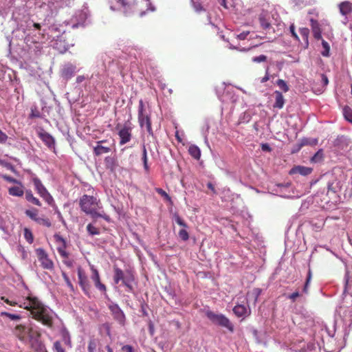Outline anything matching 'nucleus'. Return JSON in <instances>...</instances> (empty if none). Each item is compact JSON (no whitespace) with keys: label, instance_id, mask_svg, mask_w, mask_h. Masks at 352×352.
I'll return each instance as SVG.
<instances>
[{"label":"nucleus","instance_id":"obj_1","mask_svg":"<svg viewBox=\"0 0 352 352\" xmlns=\"http://www.w3.org/2000/svg\"><path fill=\"white\" fill-rule=\"evenodd\" d=\"M19 306L30 311L34 319L41 322L43 324L48 327H52L53 318L52 315L36 297L28 296L26 298V301Z\"/></svg>","mask_w":352,"mask_h":352},{"label":"nucleus","instance_id":"obj_2","mask_svg":"<svg viewBox=\"0 0 352 352\" xmlns=\"http://www.w3.org/2000/svg\"><path fill=\"white\" fill-rule=\"evenodd\" d=\"M100 201L94 196L87 195H82L79 200V206L80 209L87 214H89L91 218L97 219L101 217L109 221V216L105 213H100L98 211L100 207Z\"/></svg>","mask_w":352,"mask_h":352},{"label":"nucleus","instance_id":"obj_3","mask_svg":"<svg viewBox=\"0 0 352 352\" xmlns=\"http://www.w3.org/2000/svg\"><path fill=\"white\" fill-rule=\"evenodd\" d=\"M206 316L213 324L227 328L232 332L234 331L232 324L224 315L215 314L210 310H208L206 311Z\"/></svg>","mask_w":352,"mask_h":352},{"label":"nucleus","instance_id":"obj_4","mask_svg":"<svg viewBox=\"0 0 352 352\" xmlns=\"http://www.w3.org/2000/svg\"><path fill=\"white\" fill-rule=\"evenodd\" d=\"M116 129L118 130V135L120 137V145H124L129 142L132 138V124L129 121H126L123 125L118 124Z\"/></svg>","mask_w":352,"mask_h":352},{"label":"nucleus","instance_id":"obj_5","mask_svg":"<svg viewBox=\"0 0 352 352\" xmlns=\"http://www.w3.org/2000/svg\"><path fill=\"white\" fill-rule=\"evenodd\" d=\"M138 122L140 127L146 126V131L150 135H153V131L151 126V120L148 115L144 113V104L142 100L139 101L138 106Z\"/></svg>","mask_w":352,"mask_h":352},{"label":"nucleus","instance_id":"obj_6","mask_svg":"<svg viewBox=\"0 0 352 352\" xmlns=\"http://www.w3.org/2000/svg\"><path fill=\"white\" fill-rule=\"evenodd\" d=\"M36 255L42 268L49 271H53L54 269V263L50 258L47 252L41 248L35 250Z\"/></svg>","mask_w":352,"mask_h":352},{"label":"nucleus","instance_id":"obj_7","mask_svg":"<svg viewBox=\"0 0 352 352\" xmlns=\"http://www.w3.org/2000/svg\"><path fill=\"white\" fill-rule=\"evenodd\" d=\"M32 182L34 185L35 190L37 193L42 197L49 205H52L54 200L41 181L36 177H34L32 179Z\"/></svg>","mask_w":352,"mask_h":352},{"label":"nucleus","instance_id":"obj_8","mask_svg":"<svg viewBox=\"0 0 352 352\" xmlns=\"http://www.w3.org/2000/svg\"><path fill=\"white\" fill-rule=\"evenodd\" d=\"M78 284L83 291L84 294L87 296H90L91 294V284L89 280L88 276H87L85 272L81 268H78Z\"/></svg>","mask_w":352,"mask_h":352},{"label":"nucleus","instance_id":"obj_9","mask_svg":"<svg viewBox=\"0 0 352 352\" xmlns=\"http://www.w3.org/2000/svg\"><path fill=\"white\" fill-rule=\"evenodd\" d=\"M87 18V14L82 10H79L68 21V24H69L73 29L84 27Z\"/></svg>","mask_w":352,"mask_h":352},{"label":"nucleus","instance_id":"obj_10","mask_svg":"<svg viewBox=\"0 0 352 352\" xmlns=\"http://www.w3.org/2000/svg\"><path fill=\"white\" fill-rule=\"evenodd\" d=\"M14 335L21 341H25L28 337L32 338V329L26 328L24 325H17L14 331Z\"/></svg>","mask_w":352,"mask_h":352},{"label":"nucleus","instance_id":"obj_11","mask_svg":"<svg viewBox=\"0 0 352 352\" xmlns=\"http://www.w3.org/2000/svg\"><path fill=\"white\" fill-rule=\"evenodd\" d=\"M90 269L91 271V278L94 283L95 287L100 292L106 294L107 287L106 286L101 283L100 276L99 274V272L95 267L92 265L90 266Z\"/></svg>","mask_w":352,"mask_h":352},{"label":"nucleus","instance_id":"obj_12","mask_svg":"<svg viewBox=\"0 0 352 352\" xmlns=\"http://www.w3.org/2000/svg\"><path fill=\"white\" fill-rule=\"evenodd\" d=\"M175 221L179 226L182 227L178 232L179 237L184 241H188L189 239V234L186 230V228H188L187 223L178 214L175 215Z\"/></svg>","mask_w":352,"mask_h":352},{"label":"nucleus","instance_id":"obj_13","mask_svg":"<svg viewBox=\"0 0 352 352\" xmlns=\"http://www.w3.org/2000/svg\"><path fill=\"white\" fill-rule=\"evenodd\" d=\"M258 21L261 27L264 30H269L270 29L274 30L271 25L270 23V14L267 11L263 10L258 15Z\"/></svg>","mask_w":352,"mask_h":352},{"label":"nucleus","instance_id":"obj_14","mask_svg":"<svg viewBox=\"0 0 352 352\" xmlns=\"http://www.w3.org/2000/svg\"><path fill=\"white\" fill-rule=\"evenodd\" d=\"M113 318L117 320L120 324L124 325L125 324V315L119 306L116 304L111 305L109 306Z\"/></svg>","mask_w":352,"mask_h":352},{"label":"nucleus","instance_id":"obj_15","mask_svg":"<svg viewBox=\"0 0 352 352\" xmlns=\"http://www.w3.org/2000/svg\"><path fill=\"white\" fill-rule=\"evenodd\" d=\"M110 7L112 10L123 9L126 12L130 8V4L126 0H111Z\"/></svg>","mask_w":352,"mask_h":352},{"label":"nucleus","instance_id":"obj_16","mask_svg":"<svg viewBox=\"0 0 352 352\" xmlns=\"http://www.w3.org/2000/svg\"><path fill=\"white\" fill-rule=\"evenodd\" d=\"M313 171V168L310 167L303 166H296L293 167L290 171L289 174H296L298 173L303 176H307L310 175Z\"/></svg>","mask_w":352,"mask_h":352},{"label":"nucleus","instance_id":"obj_17","mask_svg":"<svg viewBox=\"0 0 352 352\" xmlns=\"http://www.w3.org/2000/svg\"><path fill=\"white\" fill-rule=\"evenodd\" d=\"M310 25L314 37L317 40L322 39V32L318 21L314 19H311Z\"/></svg>","mask_w":352,"mask_h":352},{"label":"nucleus","instance_id":"obj_18","mask_svg":"<svg viewBox=\"0 0 352 352\" xmlns=\"http://www.w3.org/2000/svg\"><path fill=\"white\" fill-rule=\"evenodd\" d=\"M339 10L342 16H346L352 13V3L349 1H344L338 5Z\"/></svg>","mask_w":352,"mask_h":352},{"label":"nucleus","instance_id":"obj_19","mask_svg":"<svg viewBox=\"0 0 352 352\" xmlns=\"http://www.w3.org/2000/svg\"><path fill=\"white\" fill-rule=\"evenodd\" d=\"M233 312L239 318L246 317L250 314V310L243 305H236L234 306Z\"/></svg>","mask_w":352,"mask_h":352},{"label":"nucleus","instance_id":"obj_20","mask_svg":"<svg viewBox=\"0 0 352 352\" xmlns=\"http://www.w3.org/2000/svg\"><path fill=\"white\" fill-rule=\"evenodd\" d=\"M113 281L116 284H118L120 281L123 282L130 277V275L124 276V272L117 266L113 267Z\"/></svg>","mask_w":352,"mask_h":352},{"label":"nucleus","instance_id":"obj_21","mask_svg":"<svg viewBox=\"0 0 352 352\" xmlns=\"http://www.w3.org/2000/svg\"><path fill=\"white\" fill-rule=\"evenodd\" d=\"M17 184L18 186L9 188V194L12 196L22 197L24 194V186L20 182Z\"/></svg>","mask_w":352,"mask_h":352},{"label":"nucleus","instance_id":"obj_22","mask_svg":"<svg viewBox=\"0 0 352 352\" xmlns=\"http://www.w3.org/2000/svg\"><path fill=\"white\" fill-rule=\"evenodd\" d=\"M261 294V289L259 288H254L250 292H248L247 293V300H252L253 304L256 305L258 300V296Z\"/></svg>","mask_w":352,"mask_h":352},{"label":"nucleus","instance_id":"obj_23","mask_svg":"<svg viewBox=\"0 0 352 352\" xmlns=\"http://www.w3.org/2000/svg\"><path fill=\"white\" fill-rule=\"evenodd\" d=\"M275 102L273 105L274 108L282 109L285 104V99L281 92L279 91H274Z\"/></svg>","mask_w":352,"mask_h":352},{"label":"nucleus","instance_id":"obj_24","mask_svg":"<svg viewBox=\"0 0 352 352\" xmlns=\"http://www.w3.org/2000/svg\"><path fill=\"white\" fill-rule=\"evenodd\" d=\"M76 67L72 65H67L63 69V76L65 78H71L75 74Z\"/></svg>","mask_w":352,"mask_h":352},{"label":"nucleus","instance_id":"obj_25","mask_svg":"<svg viewBox=\"0 0 352 352\" xmlns=\"http://www.w3.org/2000/svg\"><path fill=\"white\" fill-rule=\"evenodd\" d=\"M111 151V148L102 146V144H96L94 147V153L96 156H100L103 153H107Z\"/></svg>","mask_w":352,"mask_h":352},{"label":"nucleus","instance_id":"obj_26","mask_svg":"<svg viewBox=\"0 0 352 352\" xmlns=\"http://www.w3.org/2000/svg\"><path fill=\"white\" fill-rule=\"evenodd\" d=\"M188 153L195 160H199L201 157V151L196 145H190L188 148Z\"/></svg>","mask_w":352,"mask_h":352},{"label":"nucleus","instance_id":"obj_27","mask_svg":"<svg viewBox=\"0 0 352 352\" xmlns=\"http://www.w3.org/2000/svg\"><path fill=\"white\" fill-rule=\"evenodd\" d=\"M25 199H27L28 201H29L37 206H41V203L39 201V199L33 195L32 192L31 190H26Z\"/></svg>","mask_w":352,"mask_h":352},{"label":"nucleus","instance_id":"obj_28","mask_svg":"<svg viewBox=\"0 0 352 352\" xmlns=\"http://www.w3.org/2000/svg\"><path fill=\"white\" fill-rule=\"evenodd\" d=\"M41 137L42 140L49 147L54 145V143H55L54 139L49 133H42Z\"/></svg>","mask_w":352,"mask_h":352},{"label":"nucleus","instance_id":"obj_29","mask_svg":"<svg viewBox=\"0 0 352 352\" xmlns=\"http://www.w3.org/2000/svg\"><path fill=\"white\" fill-rule=\"evenodd\" d=\"M104 163L106 168L110 169L111 170H113L116 166V159L110 156L106 157L104 158Z\"/></svg>","mask_w":352,"mask_h":352},{"label":"nucleus","instance_id":"obj_30","mask_svg":"<svg viewBox=\"0 0 352 352\" xmlns=\"http://www.w3.org/2000/svg\"><path fill=\"white\" fill-rule=\"evenodd\" d=\"M54 237L56 243L59 245L57 248H60L62 250H66L67 243H66V241L63 239V237L58 234H54Z\"/></svg>","mask_w":352,"mask_h":352},{"label":"nucleus","instance_id":"obj_31","mask_svg":"<svg viewBox=\"0 0 352 352\" xmlns=\"http://www.w3.org/2000/svg\"><path fill=\"white\" fill-rule=\"evenodd\" d=\"M38 212L37 209L32 208L31 210H26L25 213L28 217L36 222L39 217Z\"/></svg>","mask_w":352,"mask_h":352},{"label":"nucleus","instance_id":"obj_32","mask_svg":"<svg viewBox=\"0 0 352 352\" xmlns=\"http://www.w3.org/2000/svg\"><path fill=\"white\" fill-rule=\"evenodd\" d=\"M343 115L344 118L352 124V109L349 106H345L343 109Z\"/></svg>","mask_w":352,"mask_h":352},{"label":"nucleus","instance_id":"obj_33","mask_svg":"<svg viewBox=\"0 0 352 352\" xmlns=\"http://www.w3.org/2000/svg\"><path fill=\"white\" fill-rule=\"evenodd\" d=\"M142 160L143 161L144 170L146 172H148L149 166L148 165L147 152H146V146L144 145H143V147H142Z\"/></svg>","mask_w":352,"mask_h":352},{"label":"nucleus","instance_id":"obj_34","mask_svg":"<svg viewBox=\"0 0 352 352\" xmlns=\"http://www.w3.org/2000/svg\"><path fill=\"white\" fill-rule=\"evenodd\" d=\"M23 231H24V237H25V240L30 244H32L34 241V236H33L32 231L28 228H25Z\"/></svg>","mask_w":352,"mask_h":352},{"label":"nucleus","instance_id":"obj_35","mask_svg":"<svg viewBox=\"0 0 352 352\" xmlns=\"http://www.w3.org/2000/svg\"><path fill=\"white\" fill-rule=\"evenodd\" d=\"M36 223L47 228H50L52 226V223L48 218L38 217Z\"/></svg>","mask_w":352,"mask_h":352},{"label":"nucleus","instance_id":"obj_36","mask_svg":"<svg viewBox=\"0 0 352 352\" xmlns=\"http://www.w3.org/2000/svg\"><path fill=\"white\" fill-rule=\"evenodd\" d=\"M300 34L305 41L307 45H308V38L309 35V30L307 28H302L299 30Z\"/></svg>","mask_w":352,"mask_h":352},{"label":"nucleus","instance_id":"obj_37","mask_svg":"<svg viewBox=\"0 0 352 352\" xmlns=\"http://www.w3.org/2000/svg\"><path fill=\"white\" fill-rule=\"evenodd\" d=\"M276 85L282 89L284 92H287L289 90V86L287 82L283 79H278L276 81Z\"/></svg>","mask_w":352,"mask_h":352},{"label":"nucleus","instance_id":"obj_38","mask_svg":"<svg viewBox=\"0 0 352 352\" xmlns=\"http://www.w3.org/2000/svg\"><path fill=\"white\" fill-rule=\"evenodd\" d=\"M322 45L324 49V50L322 52V55L326 57L329 56L330 52V46L329 43L326 41L322 40Z\"/></svg>","mask_w":352,"mask_h":352},{"label":"nucleus","instance_id":"obj_39","mask_svg":"<svg viewBox=\"0 0 352 352\" xmlns=\"http://www.w3.org/2000/svg\"><path fill=\"white\" fill-rule=\"evenodd\" d=\"M87 230L90 235H98L100 234L99 229L89 223L87 226Z\"/></svg>","mask_w":352,"mask_h":352},{"label":"nucleus","instance_id":"obj_40","mask_svg":"<svg viewBox=\"0 0 352 352\" xmlns=\"http://www.w3.org/2000/svg\"><path fill=\"white\" fill-rule=\"evenodd\" d=\"M133 280V276L132 274H130V277H129L127 279H126L125 280H124L122 282V284L124 286H126V287L127 288V291L129 292H133V287L131 285V282Z\"/></svg>","mask_w":352,"mask_h":352},{"label":"nucleus","instance_id":"obj_41","mask_svg":"<svg viewBox=\"0 0 352 352\" xmlns=\"http://www.w3.org/2000/svg\"><path fill=\"white\" fill-rule=\"evenodd\" d=\"M1 316H6L12 320H19L21 318V316L20 315L13 314H10V313L6 312V311L1 312Z\"/></svg>","mask_w":352,"mask_h":352},{"label":"nucleus","instance_id":"obj_42","mask_svg":"<svg viewBox=\"0 0 352 352\" xmlns=\"http://www.w3.org/2000/svg\"><path fill=\"white\" fill-rule=\"evenodd\" d=\"M311 277H312V273H311V269L309 268V270H308V273H307V279H306V282H305V286H304V288H303V292L305 293H307V291H308V286H309V284L311 280Z\"/></svg>","mask_w":352,"mask_h":352},{"label":"nucleus","instance_id":"obj_43","mask_svg":"<svg viewBox=\"0 0 352 352\" xmlns=\"http://www.w3.org/2000/svg\"><path fill=\"white\" fill-rule=\"evenodd\" d=\"M97 347V340L96 339H91L88 344V351L94 352Z\"/></svg>","mask_w":352,"mask_h":352},{"label":"nucleus","instance_id":"obj_44","mask_svg":"<svg viewBox=\"0 0 352 352\" xmlns=\"http://www.w3.org/2000/svg\"><path fill=\"white\" fill-rule=\"evenodd\" d=\"M267 59V57L264 55V54H261L258 56H254L252 58V60L254 63H262V62H265Z\"/></svg>","mask_w":352,"mask_h":352},{"label":"nucleus","instance_id":"obj_45","mask_svg":"<svg viewBox=\"0 0 352 352\" xmlns=\"http://www.w3.org/2000/svg\"><path fill=\"white\" fill-rule=\"evenodd\" d=\"M155 190L159 195L164 197L166 200L170 201V197L162 188H156Z\"/></svg>","mask_w":352,"mask_h":352},{"label":"nucleus","instance_id":"obj_46","mask_svg":"<svg viewBox=\"0 0 352 352\" xmlns=\"http://www.w3.org/2000/svg\"><path fill=\"white\" fill-rule=\"evenodd\" d=\"M54 349L56 352H65L59 341H56L54 343Z\"/></svg>","mask_w":352,"mask_h":352},{"label":"nucleus","instance_id":"obj_47","mask_svg":"<svg viewBox=\"0 0 352 352\" xmlns=\"http://www.w3.org/2000/svg\"><path fill=\"white\" fill-rule=\"evenodd\" d=\"M63 276L65 281L66 282L67 285L69 287L70 290L74 292V286H73L72 282L70 281L69 277L67 276V274L65 273H63Z\"/></svg>","mask_w":352,"mask_h":352},{"label":"nucleus","instance_id":"obj_48","mask_svg":"<svg viewBox=\"0 0 352 352\" xmlns=\"http://www.w3.org/2000/svg\"><path fill=\"white\" fill-rule=\"evenodd\" d=\"M269 67H267L265 69V76L261 79V82L264 83L268 81L270 79V76L269 74Z\"/></svg>","mask_w":352,"mask_h":352},{"label":"nucleus","instance_id":"obj_49","mask_svg":"<svg viewBox=\"0 0 352 352\" xmlns=\"http://www.w3.org/2000/svg\"><path fill=\"white\" fill-rule=\"evenodd\" d=\"M322 157V151H318L311 158V161L316 162Z\"/></svg>","mask_w":352,"mask_h":352},{"label":"nucleus","instance_id":"obj_50","mask_svg":"<svg viewBox=\"0 0 352 352\" xmlns=\"http://www.w3.org/2000/svg\"><path fill=\"white\" fill-rule=\"evenodd\" d=\"M289 30L292 34V36L294 38L295 40L299 41V37L297 35L296 31H295V26L294 24H292L289 27Z\"/></svg>","mask_w":352,"mask_h":352},{"label":"nucleus","instance_id":"obj_51","mask_svg":"<svg viewBox=\"0 0 352 352\" xmlns=\"http://www.w3.org/2000/svg\"><path fill=\"white\" fill-rule=\"evenodd\" d=\"M8 138V135L0 129V144H5Z\"/></svg>","mask_w":352,"mask_h":352},{"label":"nucleus","instance_id":"obj_52","mask_svg":"<svg viewBox=\"0 0 352 352\" xmlns=\"http://www.w3.org/2000/svg\"><path fill=\"white\" fill-rule=\"evenodd\" d=\"M320 77H321V82H322V87H326V86L328 85V83H329L328 78H327V76L325 74H322L320 75Z\"/></svg>","mask_w":352,"mask_h":352},{"label":"nucleus","instance_id":"obj_53","mask_svg":"<svg viewBox=\"0 0 352 352\" xmlns=\"http://www.w3.org/2000/svg\"><path fill=\"white\" fill-rule=\"evenodd\" d=\"M57 250L61 257H63L64 258H67L69 257V254L66 252L65 250L57 248Z\"/></svg>","mask_w":352,"mask_h":352},{"label":"nucleus","instance_id":"obj_54","mask_svg":"<svg viewBox=\"0 0 352 352\" xmlns=\"http://www.w3.org/2000/svg\"><path fill=\"white\" fill-rule=\"evenodd\" d=\"M2 177H3L5 180H6V181H8V182H10V183L17 184V183H19V181H17L16 179H14V178H13V177H10V176H8V175H3V176H2Z\"/></svg>","mask_w":352,"mask_h":352},{"label":"nucleus","instance_id":"obj_55","mask_svg":"<svg viewBox=\"0 0 352 352\" xmlns=\"http://www.w3.org/2000/svg\"><path fill=\"white\" fill-rule=\"evenodd\" d=\"M300 295L298 292H295L288 296V298L292 300V302H295L296 298L299 297Z\"/></svg>","mask_w":352,"mask_h":352},{"label":"nucleus","instance_id":"obj_56","mask_svg":"<svg viewBox=\"0 0 352 352\" xmlns=\"http://www.w3.org/2000/svg\"><path fill=\"white\" fill-rule=\"evenodd\" d=\"M249 32L247 31V32H243L241 33H240L239 34L237 35V38L239 39V40H244L247 38L248 35L249 34Z\"/></svg>","mask_w":352,"mask_h":352},{"label":"nucleus","instance_id":"obj_57","mask_svg":"<svg viewBox=\"0 0 352 352\" xmlns=\"http://www.w3.org/2000/svg\"><path fill=\"white\" fill-rule=\"evenodd\" d=\"M122 349L125 352H133V347L130 345H125L122 348Z\"/></svg>","mask_w":352,"mask_h":352},{"label":"nucleus","instance_id":"obj_58","mask_svg":"<svg viewBox=\"0 0 352 352\" xmlns=\"http://www.w3.org/2000/svg\"><path fill=\"white\" fill-rule=\"evenodd\" d=\"M261 149L263 151H271V148L270 146V145L268 144H263L261 145Z\"/></svg>","mask_w":352,"mask_h":352},{"label":"nucleus","instance_id":"obj_59","mask_svg":"<svg viewBox=\"0 0 352 352\" xmlns=\"http://www.w3.org/2000/svg\"><path fill=\"white\" fill-rule=\"evenodd\" d=\"M0 165L3 166V167H6L7 168H10L12 166L10 163L4 162L3 160H2L1 159H0Z\"/></svg>","mask_w":352,"mask_h":352},{"label":"nucleus","instance_id":"obj_60","mask_svg":"<svg viewBox=\"0 0 352 352\" xmlns=\"http://www.w3.org/2000/svg\"><path fill=\"white\" fill-rule=\"evenodd\" d=\"M207 186L209 189H210L214 193H215V189H214V187L213 186V184L211 183V182H208V184H207Z\"/></svg>","mask_w":352,"mask_h":352},{"label":"nucleus","instance_id":"obj_61","mask_svg":"<svg viewBox=\"0 0 352 352\" xmlns=\"http://www.w3.org/2000/svg\"><path fill=\"white\" fill-rule=\"evenodd\" d=\"M141 309H142V312L144 316H148V313H147V311H146V310L145 309V305L142 304L141 305Z\"/></svg>","mask_w":352,"mask_h":352},{"label":"nucleus","instance_id":"obj_62","mask_svg":"<svg viewBox=\"0 0 352 352\" xmlns=\"http://www.w3.org/2000/svg\"><path fill=\"white\" fill-rule=\"evenodd\" d=\"M85 76H78L77 78H76V82L78 83H80L82 82L84 80H85Z\"/></svg>","mask_w":352,"mask_h":352},{"label":"nucleus","instance_id":"obj_63","mask_svg":"<svg viewBox=\"0 0 352 352\" xmlns=\"http://www.w3.org/2000/svg\"><path fill=\"white\" fill-rule=\"evenodd\" d=\"M104 327L106 328L107 335L110 336V327H109V325L108 324H104Z\"/></svg>","mask_w":352,"mask_h":352},{"label":"nucleus","instance_id":"obj_64","mask_svg":"<svg viewBox=\"0 0 352 352\" xmlns=\"http://www.w3.org/2000/svg\"><path fill=\"white\" fill-rule=\"evenodd\" d=\"M1 299L2 300H3V301H4L6 304H8V305H9V304H10V300L9 299L6 298L5 296H2V297L1 298Z\"/></svg>","mask_w":352,"mask_h":352}]
</instances>
